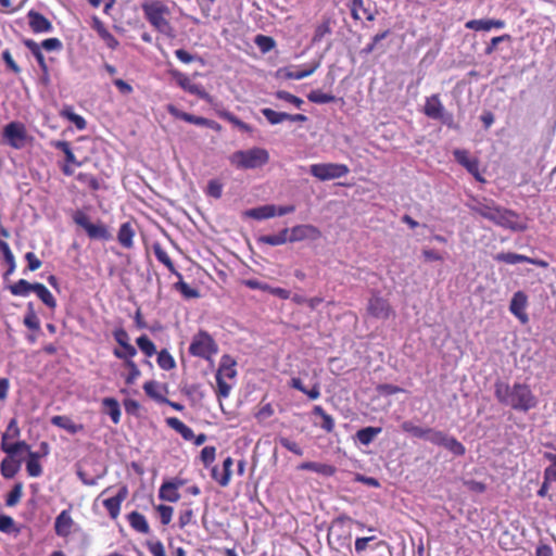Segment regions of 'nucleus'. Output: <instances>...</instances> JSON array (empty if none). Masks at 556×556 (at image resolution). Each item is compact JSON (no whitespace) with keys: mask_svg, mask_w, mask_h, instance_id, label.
Segmentation results:
<instances>
[{"mask_svg":"<svg viewBox=\"0 0 556 556\" xmlns=\"http://www.w3.org/2000/svg\"><path fill=\"white\" fill-rule=\"evenodd\" d=\"M308 101L316 103V104H326L334 101V96L325 93L320 90H312L307 94Z\"/></svg>","mask_w":556,"mask_h":556,"instance_id":"50","label":"nucleus"},{"mask_svg":"<svg viewBox=\"0 0 556 556\" xmlns=\"http://www.w3.org/2000/svg\"><path fill=\"white\" fill-rule=\"evenodd\" d=\"M445 111L439 94H432L426 99L424 113L426 116L432 119H438L439 117H443V112Z\"/></svg>","mask_w":556,"mask_h":556,"instance_id":"15","label":"nucleus"},{"mask_svg":"<svg viewBox=\"0 0 556 556\" xmlns=\"http://www.w3.org/2000/svg\"><path fill=\"white\" fill-rule=\"evenodd\" d=\"M156 361H157V365L163 370H170V369L175 368V366H176V362H175L174 357L170 355V353L167 350H162L161 352H159Z\"/></svg>","mask_w":556,"mask_h":556,"instance_id":"49","label":"nucleus"},{"mask_svg":"<svg viewBox=\"0 0 556 556\" xmlns=\"http://www.w3.org/2000/svg\"><path fill=\"white\" fill-rule=\"evenodd\" d=\"M3 139L14 149H23L27 142V131L24 124L11 122L3 128Z\"/></svg>","mask_w":556,"mask_h":556,"instance_id":"6","label":"nucleus"},{"mask_svg":"<svg viewBox=\"0 0 556 556\" xmlns=\"http://www.w3.org/2000/svg\"><path fill=\"white\" fill-rule=\"evenodd\" d=\"M22 497V485L16 484L13 486V489L9 492L5 498L7 506H15Z\"/></svg>","mask_w":556,"mask_h":556,"instance_id":"60","label":"nucleus"},{"mask_svg":"<svg viewBox=\"0 0 556 556\" xmlns=\"http://www.w3.org/2000/svg\"><path fill=\"white\" fill-rule=\"evenodd\" d=\"M51 146L64 153L66 163L73 164L78 167L83 165V163L79 162L76 159V156L74 155V153L71 149L70 142L63 141V140H56V141H52Z\"/></svg>","mask_w":556,"mask_h":556,"instance_id":"29","label":"nucleus"},{"mask_svg":"<svg viewBox=\"0 0 556 556\" xmlns=\"http://www.w3.org/2000/svg\"><path fill=\"white\" fill-rule=\"evenodd\" d=\"M128 494L127 488L122 486L117 494L113 497L105 498L103 506L108 510L109 515L115 519L119 515L121 505Z\"/></svg>","mask_w":556,"mask_h":556,"instance_id":"13","label":"nucleus"},{"mask_svg":"<svg viewBox=\"0 0 556 556\" xmlns=\"http://www.w3.org/2000/svg\"><path fill=\"white\" fill-rule=\"evenodd\" d=\"M0 250L3 253L4 261L8 264H11V268L7 270L5 276L11 275L15 270V260L14 255L5 241L0 240Z\"/></svg>","mask_w":556,"mask_h":556,"instance_id":"55","label":"nucleus"},{"mask_svg":"<svg viewBox=\"0 0 556 556\" xmlns=\"http://www.w3.org/2000/svg\"><path fill=\"white\" fill-rule=\"evenodd\" d=\"M269 161V153L264 148L254 147L249 150H239L229 156V162L239 169H254L262 167Z\"/></svg>","mask_w":556,"mask_h":556,"instance_id":"3","label":"nucleus"},{"mask_svg":"<svg viewBox=\"0 0 556 556\" xmlns=\"http://www.w3.org/2000/svg\"><path fill=\"white\" fill-rule=\"evenodd\" d=\"M236 376V361L229 355H223L216 372V377L225 380L226 378L233 379Z\"/></svg>","mask_w":556,"mask_h":556,"instance_id":"17","label":"nucleus"},{"mask_svg":"<svg viewBox=\"0 0 556 556\" xmlns=\"http://www.w3.org/2000/svg\"><path fill=\"white\" fill-rule=\"evenodd\" d=\"M168 427L178 432L185 440L190 441L194 438L193 430L185 425L180 419L176 417H169L166 419Z\"/></svg>","mask_w":556,"mask_h":556,"instance_id":"25","label":"nucleus"},{"mask_svg":"<svg viewBox=\"0 0 556 556\" xmlns=\"http://www.w3.org/2000/svg\"><path fill=\"white\" fill-rule=\"evenodd\" d=\"M528 306V296L523 291H517L514 293L510 304L509 312L518 318L521 324H527L529 321V316L526 313V308Z\"/></svg>","mask_w":556,"mask_h":556,"instance_id":"8","label":"nucleus"},{"mask_svg":"<svg viewBox=\"0 0 556 556\" xmlns=\"http://www.w3.org/2000/svg\"><path fill=\"white\" fill-rule=\"evenodd\" d=\"M125 366L128 369V374L125 377V382L128 386L134 384L141 375L140 369L135 362H128Z\"/></svg>","mask_w":556,"mask_h":556,"instance_id":"58","label":"nucleus"},{"mask_svg":"<svg viewBox=\"0 0 556 556\" xmlns=\"http://www.w3.org/2000/svg\"><path fill=\"white\" fill-rule=\"evenodd\" d=\"M26 470L30 477H39L42 473V468L39 463V454L36 452H29L28 459L26 462Z\"/></svg>","mask_w":556,"mask_h":556,"instance_id":"39","label":"nucleus"},{"mask_svg":"<svg viewBox=\"0 0 556 556\" xmlns=\"http://www.w3.org/2000/svg\"><path fill=\"white\" fill-rule=\"evenodd\" d=\"M454 456H463L466 453V448L456 438L446 434L442 445Z\"/></svg>","mask_w":556,"mask_h":556,"instance_id":"34","label":"nucleus"},{"mask_svg":"<svg viewBox=\"0 0 556 556\" xmlns=\"http://www.w3.org/2000/svg\"><path fill=\"white\" fill-rule=\"evenodd\" d=\"M446 434L447 433H445L441 430H437L434 428H427V433H426L425 440L434 445L441 446Z\"/></svg>","mask_w":556,"mask_h":556,"instance_id":"54","label":"nucleus"},{"mask_svg":"<svg viewBox=\"0 0 556 556\" xmlns=\"http://www.w3.org/2000/svg\"><path fill=\"white\" fill-rule=\"evenodd\" d=\"M300 470H308L314 471L316 473L323 475L325 477H331L336 473V467L329 464L316 463V462H305L299 465Z\"/></svg>","mask_w":556,"mask_h":556,"instance_id":"19","label":"nucleus"},{"mask_svg":"<svg viewBox=\"0 0 556 556\" xmlns=\"http://www.w3.org/2000/svg\"><path fill=\"white\" fill-rule=\"evenodd\" d=\"M61 116L73 123L78 130H84L87 126L86 119L81 115L76 114L72 106H65L61 112Z\"/></svg>","mask_w":556,"mask_h":556,"instance_id":"36","label":"nucleus"},{"mask_svg":"<svg viewBox=\"0 0 556 556\" xmlns=\"http://www.w3.org/2000/svg\"><path fill=\"white\" fill-rule=\"evenodd\" d=\"M318 65L319 64L317 63V64L311 66L309 68L301 70V71L288 70L285 74V77L288 79H294V80L303 79L305 77L311 76L317 70Z\"/></svg>","mask_w":556,"mask_h":556,"instance_id":"56","label":"nucleus"},{"mask_svg":"<svg viewBox=\"0 0 556 556\" xmlns=\"http://www.w3.org/2000/svg\"><path fill=\"white\" fill-rule=\"evenodd\" d=\"M494 395L498 403L517 412L527 413L538 406V396L530 386L522 382H515L513 386L505 381L497 380L494 384Z\"/></svg>","mask_w":556,"mask_h":556,"instance_id":"1","label":"nucleus"},{"mask_svg":"<svg viewBox=\"0 0 556 556\" xmlns=\"http://www.w3.org/2000/svg\"><path fill=\"white\" fill-rule=\"evenodd\" d=\"M136 342L146 356L152 357L156 353L155 344L146 334L139 337Z\"/></svg>","mask_w":556,"mask_h":556,"instance_id":"48","label":"nucleus"},{"mask_svg":"<svg viewBox=\"0 0 556 556\" xmlns=\"http://www.w3.org/2000/svg\"><path fill=\"white\" fill-rule=\"evenodd\" d=\"M367 312L377 319H387L391 315L392 308L388 300L375 293L368 301Z\"/></svg>","mask_w":556,"mask_h":556,"instance_id":"7","label":"nucleus"},{"mask_svg":"<svg viewBox=\"0 0 556 556\" xmlns=\"http://www.w3.org/2000/svg\"><path fill=\"white\" fill-rule=\"evenodd\" d=\"M233 465V460L231 457H226L223 462V476H218V468H212V478L219 483L222 486H227L230 482L231 478V467Z\"/></svg>","mask_w":556,"mask_h":556,"instance_id":"21","label":"nucleus"},{"mask_svg":"<svg viewBox=\"0 0 556 556\" xmlns=\"http://www.w3.org/2000/svg\"><path fill=\"white\" fill-rule=\"evenodd\" d=\"M258 242L273 247L285 244L289 242V229L285 228L276 235L261 236Z\"/></svg>","mask_w":556,"mask_h":556,"instance_id":"27","label":"nucleus"},{"mask_svg":"<svg viewBox=\"0 0 556 556\" xmlns=\"http://www.w3.org/2000/svg\"><path fill=\"white\" fill-rule=\"evenodd\" d=\"M494 260L497 262L515 265L519 263L529 262V256L514 253V252H502L494 255Z\"/></svg>","mask_w":556,"mask_h":556,"instance_id":"33","label":"nucleus"},{"mask_svg":"<svg viewBox=\"0 0 556 556\" xmlns=\"http://www.w3.org/2000/svg\"><path fill=\"white\" fill-rule=\"evenodd\" d=\"M455 160L464 166L469 173L477 172L479 161L476 157H471L467 150L456 149L453 152Z\"/></svg>","mask_w":556,"mask_h":556,"instance_id":"22","label":"nucleus"},{"mask_svg":"<svg viewBox=\"0 0 556 556\" xmlns=\"http://www.w3.org/2000/svg\"><path fill=\"white\" fill-rule=\"evenodd\" d=\"M153 251L159 262L165 265L169 271L176 274L178 277H181V275L176 271L174 263L172 262L167 252L164 249H162L160 244H154Z\"/></svg>","mask_w":556,"mask_h":556,"instance_id":"40","label":"nucleus"},{"mask_svg":"<svg viewBox=\"0 0 556 556\" xmlns=\"http://www.w3.org/2000/svg\"><path fill=\"white\" fill-rule=\"evenodd\" d=\"M290 387L299 390L300 392L307 395L309 400H317L320 396V388L319 383H314V386L311 389L305 388L302 380L298 377H293L290 382Z\"/></svg>","mask_w":556,"mask_h":556,"instance_id":"23","label":"nucleus"},{"mask_svg":"<svg viewBox=\"0 0 556 556\" xmlns=\"http://www.w3.org/2000/svg\"><path fill=\"white\" fill-rule=\"evenodd\" d=\"M34 292L49 308L56 306L54 296L45 285L36 282Z\"/></svg>","mask_w":556,"mask_h":556,"instance_id":"31","label":"nucleus"},{"mask_svg":"<svg viewBox=\"0 0 556 556\" xmlns=\"http://www.w3.org/2000/svg\"><path fill=\"white\" fill-rule=\"evenodd\" d=\"M219 116L243 132H252L253 130V128L249 124L242 122L240 118H238L235 114H232L229 111L220 112Z\"/></svg>","mask_w":556,"mask_h":556,"instance_id":"41","label":"nucleus"},{"mask_svg":"<svg viewBox=\"0 0 556 556\" xmlns=\"http://www.w3.org/2000/svg\"><path fill=\"white\" fill-rule=\"evenodd\" d=\"M244 216L253 218V219H257V220L275 217L276 216V205L266 204V205L247 210L244 212Z\"/></svg>","mask_w":556,"mask_h":556,"instance_id":"20","label":"nucleus"},{"mask_svg":"<svg viewBox=\"0 0 556 556\" xmlns=\"http://www.w3.org/2000/svg\"><path fill=\"white\" fill-rule=\"evenodd\" d=\"M113 354L115 357L123 359L125 362V365H127L128 362H134L132 357L137 355V350L134 345L129 343L123 346L122 350L115 349L113 351Z\"/></svg>","mask_w":556,"mask_h":556,"instance_id":"47","label":"nucleus"},{"mask_svg":"<svg viewBox=\"0 0 556 556\" xmlns=\"http://www.w3.org/2000/svg\"><path fill=\"white\" fill-rule=\"evenodd\" d=\"M495 206L496 204L493 201L484 200L477 202L473 206H471V210L481 215L483 218L489 219Z\"/></svg>","mask_w":556,"mask_h":556,"instance_id":"46","label":"nucleus"},{"mask_svg":"<svg viewBox=\"0 0 556 556\" xmlns=\"http://www.w3.org/2000/svg\"><path fill=\"white\" fill-rule=\"evenodd\" d=\"M319 237V229L313 225H296L289 229V242L317 240Z\"/></svg>","mask_w":556,"mask_h":556,"instance_id":"10","label":"nucleus"},{"mask_svg":"<svg viewBox=\"0 0 556 556\" xmlns=\"http://www.w3.org/2000/svg\"><path fill=\"white\" fill-rule=\"evenodd\" d=\"M279 443L282 447H285L289 452H291L298 456L303 455V450L299 446V444L296 442L291 441L288 438H280Z\"/></svg>","mask_w":556,"mask_h":556,"instance_id":"64","label":"nucleus"},{"mask_svg":"<svg viewBox=\"0 0 556 556\" xmlns=\"http://www.w3.org/2000/svg\"><path fill=\"white\" fill-rule=\"evenodd\" d=\"M329 34H331V25L330 20L327 18L316 26L313 36V42H320L324 39V37Z\"/></svg>","mask_w":556,"mask_h":556,"instance_id":"51","label":"nucleus"},{"mask_svg":"<svg viewBox=\"0 0 556 556\" xmlns=\"http://www.w3.org/2000/svg\"><path fill=\"white\" fill-rule=\"evenodd\" d=\"M217 352L216 342L206 331H200L193 336L189 346V353L192 356L210 361Z\"/></svg>","mask_w":556,"mask_h":556,"instance_id":"4","label":"nucleus"},{"mask_svg":"<svg viewBox=\"0 0 556 556\" xmlns=\"http://www.w3.org/2000/svg\"><path fill=\"white\" fill-rule=\"evenodd\" d=\"M160 389V386L156 381L154 380H151V381H147L144 384H143V390L144 392L147 393L148 396L159 401V402H165L166 399L162 396V394L160 393L159 391Z\"/></svg>","mask_w":556,"mask_h":556,"instance_id":"53","label":"nucleus"},{"mask_svg":"<svg viewBox=\"0 0 556 556\" xmlns=\"http://www.w3.org/2000/svg\"><path fill=\"white\" fill-rule=\"evenodd\" d=\"M102 404L106 408V412L110 415L112 421L114 424H118L122 413L117 400L114 397H105L103 399Z\"/></svg>","mask_w":556,"mask_h":556,"instance_id":"37","label":"nucleus"},{"mask_svg":"<svg viewBox=\"0 0 556 556\" xmlns=\"http://www.w3.org/2000/svg\"><path fill=\"white\" fill-rule=\"evenodd\" d=\"M466 28L471 30H491L492 28L502 29L505 27V22L502 20H470L466 23Z\"/></svg>","mask_w":556,"mask_h":556,"instance_id":"16","label":"nucleus"},{"mask_svg":"<svg viewBox=\"0 0 556 556\" xmlns=\"http://www.w3.org/2000/svg\"><path fill=\"white\" fill-rule=\"evenodd\" d=\"M25 47L31 52V54L35 56L40 70L43 74H48V65L46 63L45 56L41 52V48L39 43L34 41L33 39H26L24 40Z\"/></svg>","mask_w":556,"mask_h":556,"instance_id":"26","label":"nucleus"},{"mask_svg":"<svg viewBox=\"0 0 556 556\" xmlns=\"http://www.w3.org/2000/svg\"><path fill=\"white\" fill-rule=\"evenodd\" d=\"M275 96H276L277 99L283 100L286 102H289V103L293 104L296 108H301V105L303 104V100L302 99L291 94L288 91L280 90V91H277Z\"/></svg>","mask_w":556,"mask_h":556,"instance_id":"62","label":"nucleus"},{"mask_svg":"<svg viewBox=\"0 0 556 556\" xmlns=\"http://www.w3.org/2000/svg\"><path fill=\"white\" fill-rule=\"evenodd\" d=\"M401 428L404 432H407L409 433L410 435H413L414 438H417V439H424L425 440V437H426V433H427V428H424V427H420V426H417L415 425L413 421L410 420H406L404 421L402 425H401Z\"/></svg>","mask_w":556,"mask_h":556,"instance_id":"44","label":"nucleus"},{"mask_svg":"<svg viewBox=\"0 0 556 556\" xmlns=\"http://www.w3.org/2000/svg\"><path fill=\"white\" fill-rule=\"evenodd\" d=\"M254 42L263 53L269 52L276 46L275 40L271 37L265 35H257L254 39Z\"/></svg>","mask_w":556,"mask_h":556,"instance_id":"52","label":"nucleus"},{"mask_svg":"<svg viewBox=\"0 0 556 556\" xmlns=\"http://www.w3.org/2000/svg\"><path fill=\"white\" fill-rule=\"evenodd\" d=\"M381 431L380 427H365L356 432V439L361 444L369 445Z\"/></svg>","mask_w":556,"mask_h":556,"instance_id":"28","label":"nucleus"},{"mask_svg":"<svg viewBox=\"0 0 556 556\" xmlns=\"http://www.w3.org/2000/svg\"><path fill=\"white\" fill-rule=\"evenodd\" d=\"M18 470V466L12 457H7L1 462L0 471L1 475L7 478H13Z\"/></svg>","mask_w":556,"mask_h":556,"instance_id":"43","label":"nucleus"},{"mask_svg":"<svg viewBox=\"0 0 556 556\" xmlns=\"http://www.w3.org/2000/svg\"><path fill=\"white\" fill-rule=\"evenodd\" d=\"M73 220L76 225L84 228L85 230L91 224L89 216L81 210H77L73 213Z\"/></svg>","mask_w":556,"mask_h":556,"instance_id":"63","label":"nucleus"},{"mask_svg":"<svg viewBox=\"0 0 556 556\" xmlns=\"http://www.w3.org/2000/svg\"><path fill=\"white\" fill-rule=\"evenodd\" d=\"M172 75L176 79V83L178 84V86L181 87L185 91H187L191 94L199 96L201 98H204L206 96L202 86L192 83L186 74H184L179 71H172Z\"/></svg>","mask_w":556,"mask_h":556,"instance_id":"12","label":"nucleus"},{"mask_svg":"<svg viewBox=\"0 0 556 556\" xmlns=\"http://www.w3.org/2000/svg\"><path fill=\"white\" fill-rule=\"evenodd\" d=\"M142 11L147 21L161 34L168 38L175 37V29L168 18L170 11L167 5L161 1H151L142 5Z\"/></svg>","mask_w":556,"mask_h":556,"instance_id":"2","label":"nucleus"},{"mask_svg":"<svg viewBox=\"0 0 556 556\" xmlns=\"http://www.w3.org/2000/svg\"><path fill=\"white\" fill-rule=\"evenodd\" d=\"M216 456V448L215 446H205L202 448L200 458L205 467H208L213 464Z\"/></svg>","mask_w":556,"mask_h":556,"instance_id":"59","label":"nucleus"},{"mask_svg":"<svg viewBox=\"0 0 556 556\" xmlns=\"http://www.w3.org/2000/svg\"><path fill=\"white\" fill-rule=\"evenodd\" d=\"M135 231L129 223L121 225L117 233V240L122 247L130 249L134 245Z\"/></svg>","mask_w":556,"mask_h":556,"instance_id":"24","label":"nucleus"},{"mask_svg":"<svg viewBox=\"0 0 556 556\" xmlns=\"http://www.w3.org/2000/svg\"><path fill=\"white\" fill-rule=\"evenodd\" d=\"M513 231H523L527 228L526 220L514 211L504 208L500 225Z\"/></svg>","mask_w":556,"mask_h":556,"instance_id":"11","label":"nucleus"},{"mask_svg":"<svg viewBox=\"0 0 556 556\" xmlns=\"http://www.w3.org/2000/svg\"><path fill=\"white\" fill-rule=\"evenodd\" d=\"M28 26L34 34H50L53 31L52 23L41 13L29 10L27 12Z\"/></svg>","mask_w":556,"mask_h":556,"instance_id":"9","label":"nucleus"},{"mask_svg":"<svg viewBox=\"0 0 556 556\" xmlns=\"http://www.w3.org/2000/svg\"><path fill=\"white\" fill-rule=\"evenodd\" d=\"M8 433H3L2 435V442H1V450L9 454L10 456L17 455L21 451H28L29 445L24 441H18L13 444L7 443Z\"/></svg>","mask_w":556,"mask_h":556,"instance_id":"32","label":"nucleus"},{"mask_svg":"<svg viewBox=\"0 0 556 556\" xmlns=\"http://www.w3.org/2000/svg\"><path fill=\"white\" fill-rule=\"evenodd\" d=\"M74 521L68 510H62L55 518L54 530L56 535L66 538L71 534Z\"/></svg>","mask_w":556,"mask_h":556,"instance_id":"14","label":"nucleus"},{"mask_svg":"<svg viewBox=\"0 0 556 556\" xmlns=\"http://www.w3.org/2000/svg\"><path fill=\"white\" fill-rule=\"evenodd\" d=\"M309 173L318 180L326 181L346 176L350 168L339 163H317L309 166Z\"/></svg>","mask_w":556,"mask_h":556,"instance_id":"5","label":"nucleus"},{"mask_svg":"<svg viewBox=\"0 0 556 556\" xmlns=\"http://www.w3.org/2000/svg\"><path fill=\"white\" fill-rule=\"evenodd\" d=\"M128 521H129V525L131 526V528L140 533L146 534L150 530L146 517L138 511L130 513L128 515Z\"/></svg>","mask_w":556,"mask_h":556,"instance_id":"30","label":"nucleus"},{"mask_svg":"<svg viewBox=\"0 0 556 556\" xmlns=\"http://www.w3.org/2000/svg\"><path fill=\"white\" fill-rule=\"evenodd\" d=\"M261 113L265 116V118L271 125L280 124V123L287 121V117H288V113L277 112L269 108L262 109Z\"/></svg>","mask_w":556,"mask_h":556,"instance_id":"42","label":"nucleus"},{"mask_svg":"<svg viewBox=\"0 0 556 556\" xmlns=\"http://www.w3.org/2000/svg\"><path fill=\"white\" fill-rule=\"evenodd\" d=\"M89 238L91 239H101L106 240L109 238L108 229L102 224H90L89 227L85 230Z\"/></svg>","mask_w":556,"mask_h":556,"instance_id":"45","label":"nucleus"},{"mask_svg":"<svg viewBox=\"0 0 556 556\" xmlns=\"http://www.w3.org/2000/svg\"><path fill=\"white\" fill-rule=\"evenodd\" d=\"M10 291L16 296H28L35 290V283H30L25 279H20L14 285L10 286Z\"/></svg>","mask_w":556,"mask_h":556,"instance_id":"35","label":"nucleus"},{"mask_svg":"<svg viewBox=\"0 0 556 556\" xmlns=\"http://www.w3.org/2000/svg\"><path fill=\"white\" fill-rule=\"evenodd\" d=\"M159 497L163 501L176 503L180 498L179 492L169 483L163 482L159 490Z\"/></svg>","mask_w":556,"mask_h":556,"instance_id":"38","label":"nucleus"},{"mask_svg":"<svg viewBox=\"0 0 556 556\" xmlns=\"http://www.w3.org/2000/svg\"><path fill=\"white\" fill-rule=\"evenodd\" d=\"M39 46L46 51H61L63 48L62 41L55 37L45 39Z\"/></svg>","mask_w":556,"mask_h":556,"instance_id":"61","label":"nucleus"},{"mask_svg":"<svg viewBox=\"0 0 556 556\" xmlns=\"http://www.w3.org/2000/svg\"><path fill=\"white\" fill-rule=\"evenodd\" d=\"M545 458L551 462V465L544 470L545 480L556 481V454L545 453Z\"/></svg>","mask_w":556,"mask_h":556,"instance_id":"57","label":"nucleus"},{"mask_svg":"<svg viewBox=\"0 0 556 556\" xmlns=\"http://www.w3.org/2000/svg\"><path fill=\"white\" fill-rule=\"evenodd\" d=\"M50 421L53 426L64 429L71 434H76L84 429L83 425L75 424L68 416L64 415L53 416Z\"/></svg>","mask_w":556,"mask_h":556,"instance_id":"18","label":"nucleus"}]
</instances>
